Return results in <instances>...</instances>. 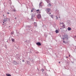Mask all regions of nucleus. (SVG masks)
Segmentation results:
<instances>
[{"mask_svg":"<svg viewBox=\"0 0 76 76\" xmlns=\"http://www.w3.org/2000/svg\"><path fill=\"white\" fill-rule=\"evenodd\" d=\"M37 18L38 19H40L41 18V15H40V14H38L37 15Z\"/></svg>","mask_w":76,"mask_h":76,"instance_id":"1","label":"nucleus"},{"mask_svg":"<svg viewBox=\"0 0 76 76\" xmlns=\"http://www.w3.org/2000/svg\"><path fill=\"white\" fill-rule=\"evenodd\" d=\"M46 10L47 13H48V12H50V10H51L50 9H47Z\"/></svg>","mask_w":76,"mask_h":76,"instance_id":"2","label":"nucleus"},{"mask_svg":"<svg viewBox=\"0 0 76 76\" xmlns=\"http://www.w3.org/2000/svg\"><path fill=\"white\" fill-rule=\"evenodd\" d=\"M36 12L37 13H39V14H40L41 13V11H39V10H36Z\"/></svg>","mask_w":76,"mask_h":76,"instance_id":"3","label":"nucleus"},{"mask_svg":"<svg viewBox=\"0 0 76 76\" xmlns=\"http://www.w3.org/2000/svg\"><path fill=\"white\" fill-rule=\"evenodd\" d=\"M6 18H4V19L3 20V21H4V22H6V21H7V17H6V16H5Z\"/></svg>","mask_w":76,"mask_h":76,"instance_id":"4","label":"nucleus"},{"mask_svg":"<svg viewBox=\"0 0 76 76\" xmlns=\"http://www.w3.org/2000/svg\"><path fill=\"white\" fill-rule=\"evenodd\" d=\"M36 44L37 45H41V43H40L39 42L37 43Z\"/></svg>","mask_w":76,"mask_h":76,"instance_id":"5","label":"nucleus"},{"mask_svg":"<svg viewBox=\"0 0 76 76\" xmlns=\"http://www.w3.org/2000/svg\"><path fill=\"white\" fill-rule=\"evenodd\" d=\"M67 29L68 31H70L72 29L71 28L69 27H68V28H67Z\"/></svg>","mask_w":76,"mask_h":76,"instance_id":"6","label":"nucleus"},{"mask_svg":"<svg viewBox=\"0 0 76 76\" xmlns=\"http://www.w3.org/2000/svg\"><path fill=\"white\" fill-rule=\"evenodd\" d=\"M34 23L35 26H37V23L34 22Z\"/></svg>","mask_w":76,"mask_h":76,"instance_id":"7","label":"nucleus"},{"mask_svg":"<svg viewBox=\"0 0 76 76\" xmlns=\"http://www.w3.org/2000/svg\"><path fill=\"white\" fill-rule=\"evenodd\" d=\"M6 75H7V76H11V75H10V74H6Z\"/></svg>","mask_w":76,"mask_h":76,"instance_id":"8","label":"nucleus"},{"mask_svg":"<svg viewBox=\"0 0 76 76\" xmlns=\"http://www.w3.org/2000/svg\"><path fill=\"white\" fill-rule=\"evenodd\" d=\"M11 40H12V42H15V39H14L13 38H12L11 39Z\"/></svg>","mask_w":76,"mask_h":76,"instance_id":"9","label":"nucleus"},{"mask_svg":"<svg viewBox=\"0 0 76 76\" xmlns=\"http://www.w3.org/2000/svg\"><path fill=\"white\" fill-rule=\"evenodd\" d=\"M65 38H67V37H68V36L67 35H65Z\"/></svg>","mask_w":76,"mask_h":76,"instance_id":"10","label":"nucleus"},{"mask_svg":"<svg viewBox=\"0 0 76 76\" xmlns=\"http://www.w3.org/2000/svg\"><path fill=\"white\" fill-rule=\"evenodd\" d=\"M63 28H66V27L65 26V25H63Z\"/></svg>","mask_w":76,"mask_h":76,"instance_id":"11","label":"nucleus"},{"mask_svg":"<svg viewBox=\"0 0 76 76\" xmlns=\"http://www.w3.org/2000/svg\"><path fill=\"white\" fill-rule=\"evenodd\" d=\"M56 33H58V30H56V31H55Z\"/></svg>","mask_w":76,"mask_h":76,"instance_id":"12","label":"nucleus"},{"mask_svg":"<svg viewBox=\"0 0 76 76\" xmlns=\"http://www.w3.org/2000/svg\"><path fill=\"white\" fill-rule=\"evenodd\" d=\"M14 64H16L17 63L16 62V61H14Z\"/></svg>","mask_w":76,"mask_h":76,"instance_id":"13","label":"nucleus"},{"mask_svg":"<svg viewBox=\"0 0 76 76\" xmlns=\"http://www.w3.org/2000/svg\"><path fill=\"white\" fill-rule=\"evenodd\" d=\"M51 17L52 18H53V15H51Z\"/></svg>","mask_w":76,"mask_h":76,"instance_id":"14","label":"nucleus"},{"mask_svg":"<svg viewBox=\"0 0 76 76\" xmlns=\"http://www.w3.org/2000/svg\"><path fill=\"white\" fill-rule=\"evenodd\" d=\"M42 3V2H41L40 3V4H39L40 6H41V4Z\"/></svg>","mask_w":76,"mask_h":76,"instance_id":"15","label":"nucleus"},{"mask_svg":"<svg viewBox=\"0 0 76 76\" xmlns=\"http://www.w3.org/2000/svg\"><path fill=\"white\" fill-rule=\"evenodd\" d=\"M48 5V6H51V4H50V3H49Z\"/></svg>","mask_w":76,"mask_h":76,"instance_id":"16","label":"nucleus"},{"mask_svg":"<svg viewBox=\"0 0 76 76\" xmlns=\"http://www.w3.org/2000/svg\"><path fill=\"white\" fill-rule=\"evenodd\" d=\"M11 35H13V32H11Z\"/></svg>","mask_w":76,"mask_h":76,"instance_id":"17","label":"nucleus"},{"mask_svg":"<svg viewBox=\"0 0 76 76\" xmlns=\"http://www.w3.org/2000/svg\"><path fill=\"white\" fill-rule=\"evenodd\" d=\"M34 16H35L34 15V16L32 15L31 17H32V18H33V17H34Z\"/></svg>","mask_w":76,"mask_h":76,"instance_id":"18","label":"nucleus"},{"mask_svg":"<svg viewBox=\"0 0 76 76\" xmlns=\"http://www.w3.org/2000/svg\"><path fill=\"white\" fill-rule=\"evenodd\" d=\"M33 12V10H31V12Z\"/></svg>","mask_w":76,"mask_h":76,"instance_id":"19","label":"nucleus"},{"mask_svg":"<svg viewBox=\"0 0 76 76\" xmlns=\"http://www.w3.org/2000/svg\"><path fill=\"white\" fill-rule=\"evenodd\" d=\"M56 19H58V17H57V16H56Z\"/></svg>","mask_w":76,"mask_h":76,"instance_id":"20","label":"nucleus"},{"mask_svg":"<svg viewBox=\"0 0 76 76\" xmlns=\"http://www.w3.org/2000/svg\"><path fill=\"white\" fill-rule=\"evenodd\" d=\"M22 61H23V62H24V61H24V60H22Z\"/></svg>","mask_w":76,"mask_h":76,"instance_id":"21","label":"nucleus"},{"mask_svg":"<svg viewBox=\"0 0 76 76\" xmlns=\"http://www.w3.org/2000/svg\"><path fill=\"white\" fill-rule=\"evenodd\" d=\"M63 42H64V43H65V42L64 41H63Z\"/></svg>","mask_w":76,"mask_h":76,"instance_id":"22","label":"nucleus"},{"mask_svg":"<svg viewBox=\"0 0 76 76\" xmlns=\"http://www.w3.org/2000/svg\"><path fill=\"white\" fill-rule=\"evenodd\" d=\"M7 14H10V13H9V12H7Z\"/></svg>","mask_w":76,"mask_h":76,"instance_id":"23","label":"nucleus"},{"mask_svg":"<svg viewBox=\"0 0 76 76\" xmlns=\"http://www.w3.org/2000/svg\"><path fill=\"white\" fill-rule=\"evenodd\" d=\"M63 39L64 40V38H63Z\"/></svg>","mask_w":76,"mask_h":76,"instance_id":"24","label":"nucleus"},{"mask_svg":"<svg viewBox=\"0 0 76 76\" xmlns=\"http://www.w3.org/2000/svg\"><path fill=\"white\" fill-rule=\"evenodd\" d=\"M47 3H48V1H47Z\"/></svg>","mask_w":76,"mask_h":76,"instance_id":"25","label":"nucleus"},{"mask_svg":"<svg viewBox=\"0 0 76 76\" xmlns=\"http://www.w3.org/2000/svg\"><path fill=\"white\" fill-rule=\"evenodd\" d=\"M59 64L60 63V62H59Z\"/></svg>","mask_w":76,"mask_h":76,"instance_id":"26","label":"nucleus"},{"mask_svg":"<svg viewBox=\"0 0 76 76\" xmlns=\"http://www.w3.org/2000/svg\"><path fill=\"white\" fill-rule=\"evenodd\" d=\"M16 18H15V19H16Z\"/></svg>","mask_w":76,"mask_h":76,"instance_id":"27","label":"nucleus"},{"mask_svg":"<svg viewBox=\"0 0 76 76\" xmlns=\"http://www.w3.org/2000/svg\"><path fill=\"white\" fill-rule=\"evenodd\" d=\"M66 58H68V57L67 56V57H66Z\"/></svg>","mask_w":76,"mask_h":76,"instance_id":"28","label":"nucleus"},{"mask_svg":"<svg viewBox=\"0 0 76 76\" xmlns=\"http://www.w3.org/2000/svg\"><path fill=\"white\" fill-rule=\"evenodd\" d=\"M69 55V57H70V55Z\"/></svg>","mask_w":76,"mask_h":76,"instance_id":"29","label":"nucleus"},{"mask_svg":"<svg viewBox=\"0 0 76 76\" xmlns=\"http://www.w3.org/2000/svg\"><path fill=\"white\" fill-rule=\"evenodd\" d=\"M3 16H4V15H3Z\"/></svg>","mask_w":76,"mask_h":76,"instance_id":"30","label":"nucleus"},{"mask_svg":"<svg viewBox=\"0 0 76 76\" xmlns=\"http://www.w3.org/2000/svg\"><path fill=\"white\" fill-rule=\"evenodd\" d=\"M60 18V17H59V18Z\"/></svg>","mask_w":76,"mask_h":76,"instance_id":"31","label":"nucleus"},{"mask_svg":"<svg viewBox=\"0 0 76 76\" xmlns=\"http://www.w3.org/2000/svg\"><path fill=\"white\" fill-rule=\"evenodd\" d=\"M3 23H4V22H3Z\"/></svg>","mask_w":76,"mask_h":76,"instance_id":"32","label":"nucleus"},{"mask_svg":"<svg viewBox=\"0 0 76 76\" xmlns=\"http://www.w3.org/2000/svg\"><path fill=\"white\" fill-rule=\"evenodd\" d=\"M60 29H61V28H60Z\"/></svg>","mask_w":76,"mask_h":76,"instance_id":"33","label":"nucleus"},{"mask_svg":"<svg viewBox=\"0 0 76 76\" xmlns=\"http://www.w3.org/2000/svg\"><path fill=\"white\" fill-rule=\"evenodd\" d=\"M50 14H51V13H50Z\"/></svg>","mask_w":76,"mask_h":76,"instance_id":"34","label":"nucleus"},{"mask_svg":"<svg viewBox=\"0 0 76 76\" xmlns=\"http://www.w3.org/2000/svg\"><path fill=\"white\" fill-rule=\"evenodd\" d=\"M15 10L14 11L15 12Z\"/></svg>","mask_w":76,"mask_h":76,"instance_id":"35","label":"nucleus"}]
</instances>
